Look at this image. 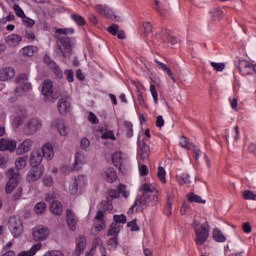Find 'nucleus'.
I'll return each mask as SVG.
<instances>
[{
	"label": "nucleus",
	"mask_w": 256,
	"mask_h": 256,
	"mask_svg": "<svg viewBox=\"0 0 256 256\" xmlns=\"http://www.w3.org/2000/svg\"><path fill=\"white\" fill-rule=\"evenodd\" d=\"M242 231H244L247 234L251 233V231H253V228L251 227V223L244 222L242 224Z\"/></svg>",
	"instance_id": "nucleus-51"
},
{
	"label": "nucleus",
	"mask_w": 256,
	"mask_h": 256,
	"mask_svg": "<svg viewBox=\"0 0 256 256\" xmlns=\"http://www.w3.org/2000/svg\"><path fill=\"white\" fill-rule=\"evenodd\" d=\"M18 89L21 91H29L31 89V84L28 83L27 74H20L17 77Z\"/></svg>",
	"instance_id": "nucleus-16"
},
{
	"label": "nucleus",
	"mask_w": 256,
	"mask_h": 256,
	"mask_svg": "<svg viewBox=\"0 0 256 256\" xmlns=\"http://www.w3.org/2000/svg\"><path fill=\"white\" fill-rule=\"evenodd\" d=\"M189 140L185 136H181L180 146L188 147Z\"/></svg>",
	"instance_id": "nucleus-63"
},
{
	"label": "nucleus",
	"mask_w": 256,
	"mask_h": 256,
	"mask_svg": "<svg viewBox=\"0 0 256 256\" xmlns=\"http://www.w3.org/2000/svg\"><path fill=\"white\" fill-rule=\"evenodd\" d=\"M15 77V69L8 67L0 71V81H9Z\"/></svg>",
	"instance_id": "nucleus-20"
},
{
	"label": "nucleus",
	"mask_w": 256,
	"mask_h": 256,
	"mask_svg": "<svg viewBox=\"0 0 256 256\" xmlns=\"http://www.w3.org/2000/svg\"><path fill=\"white\" fill-rule=\"evenodd\" d=\"M9 229L14 237H19L23 233V223L18 217H11L8 222Z\"/></svg>",
	"instance_id": "nucleus-6"
},
{
	"label": "nucleus",
	"mask_w": 256,
	"mask_h": 256,
	"mask_svg": "<svg viewBox=\"0 0 256 256\" xmlns=\"http://www.w3.org/2000/svg\"><path fill=\"white\" fill-rule=\"evenodd\" d=\"M211 19L214 22L221 21V15H223V11L219 10V8H213L210 11Z\"/></svg>",
	"instance_id": "nucleus-32"
},
{
	"label": "nucleus",
	"mask_w": 256,
	"mask_h": 256,
	"mask_svg": "<svg viewBox=\"0 0 256 256\" xmlns=\"http://www.w3.org/2000/svg\"><path fill=\"white\" fill-rule=\"evenodd\" d=\"M41 127V121L39 119H31L25 126H24V133L25 135H35L37 131H39Z\"/></svg>",
	"instance_id": "nucleus-8"
},
{
	"label": "nucleus",
	"mask_w": 256,
	"mask_h": 256,
	"mask_svg": "<svg viewBox=\"0 0 256 256\" xmlns=\"http://www.w3.org/2000/svg\"><path fill=\"white\" fill-rule=\"evenodd\" d=\"M42 95L44 97H50L52 101L57 99V97L53 96V82L51 80L47 79L43 82Z\"/></svg>",
	"instance_id": "nucleus-12"
},
{
	"label": "nucleus",
	"mask_w": 256,
	"mask_h": 256,
	"mask_svg": "<svg viewBox=\"0 0 256 256\" xmlns=\"http://www.w3.org/2000/svg\"><path fill=\"white\" fill-rule=\"evenodd\" d=\"M50 231L47 227H37L33 231V239L34 241H45L47 237H49Z\"/></svg>",
	"instance_id": "nucleus-9"
},
{
	"label": "nucleus",
	"mask_w": 256,
	"mask_h": 256,
	"mask_svg": "<svg viewBox=\"0 0 256 256\" xmlns=\"http://www.w3.org/2000/svg\"><path fill=\"white\" fill-rule=\"evenodd\" d=\"M21 197H23V188L19 187L17 189V192L13 195V199H14V201H19V199H21Z\"/></svg>",
	"instance_id": "nucleus-53"
},
{
	"label": "nucleus",
	"mask_w": 256,
	"mask_h": 256,
	"mask_svg": "<svg viewBox=\"0 0 256 256\" xmlns=\"http://www.w3.org/2000/svg\"><path fill=\"white\" fill-rule=\"evenodd\" d=\"M25 119H27V114L26 113H21L17 116L14 117L12 127L13 129H19L23 123H25Z\"/></svg>",
	"instance_id": "nucleus-23"
},
{
	"label": "nucleus",
	"mask_w": 256,
	"mask_h": 256,
	"mask_svg": "<svg viewBox=\"0 0 256 256\" xmlns=\"http://www.w3.org/2000/svg\"><path fill=\"white\" fill-rule=\"evenodd\" d=\"M35 51H37V47L34 46H26L21 50L22 55L24 57H33L35 54Z\"/></svg>",
	"instance_id": "nucleus-31"
},
{
	"label": "nucleus",
	"mask_w": 256,
	"mask_h": 256,
	"mask_svg": "<svg viewBox=\"0 0 256 256\" xmlns=\"http://www.w3.org/2000/svg\"><path fill=\"white\" fill-rule=\"evenodd\" d=\"M17 149V142L2 138L0 140V151H10L13 153Z\"/></svg>",
	"instance_id": "nucleus-13"
},
{
	"label": "nucleus",
	"mask_w": 256,
	"mask_h": 256,
	"mask_svg": "<svg viewBox=\"0 0 256 256\" xmlns=\"http://www.w3.org/2000/svg\"><path fill=\"white\" fill-rule=\"evenodd\" d=\"M22 22L26 25V27H33V25H35V20H33L25 15L22 18Z\"/></svg>",
	"instance_id": "nucleus-45"
},
{
	"label": "nucleus",
	"mask_w": 256,
	"mask_h": 256,
	"mask_svg": "<svg viewBox=\"0 0 256 256\" xmlns=\"http://www.w3.org/2000/svg\"><path fill=\"white\" fill-rule=\"evenodd\" d=\"M41 247H43V244L37 243L36 245H33L30 250L20 252L17 256H33L41 249Z\"/></svg>",
	"instance_id": "nucleus-26"
},
{
	"label": "nucleus",
	"mask_w": 256,
	"mask_h": 256,
	"mask_svg": "<svg viewBox=\"0 0 256 256\" xmlns=\"http://www.w3.org/2000/svg\"><path fill=\"white\" fill-rule=\"evenodd\" d=\"M106 19H112L113 17V10L111 9H106V11H104V14H102Z\"/></svg>",
	"instance_id": "nucleus-62"
},
{
	"label": "nucleus",
	"mask_w": 256,
	"mask_h": 256,
	"mask_svg": "<svg viewBox=\"0 0 256 256\" xmlns=\"http://www.w3.org/2000/svg\"><path fill=\"white\" fill-rule=\"evenodd\" d=\"M194 229L196 233V245H203L209 239V229L205 225H202L199 229V223L197 221H194Z\"/></svg>",
	"instance_id": "nucleus-4"
},
{
	"label": "nucleus",
	"mask_w": 256,
	"mask_h": 256,
	"mask_svg": "<svg viewBox=\"0 0 256 256\" xmlns=\"http://www.w3.org/2000/svg\"><path fill=\"white\" fill-rule=\"evenodd\" d=\"M112 162L115 167H121V163H123V153L116 152L112 155Z\"/></svg>",
	"instance_id": "nucleus-30"
},
{
	"label": "nucleus",
	"mask_w": 256,
	"mask_h": 256,
	"mask_svg": "<svg viewBox=\"0 0 256 256\" xmlns=\"http://www.w3.org/2000/svg\"><path fill=\"white\" fill-rule=\"evenodd\" d=\"M51 127H53V129H57L62 137L67 136V133H69V131L67 130V126H65V121H63V119L61 118L53 120L51 123Z\"/></svg>",
	"instance_id": "nucleus-11"
},
{
	"label": "nucleus",
	"mask_w": 256,
	"mask_h": 256,
	"mask_svg": "<svg viewBox=\"0 0 256 256\" xmlns=\"http://www.w3.org/2000/svg\"><path fill=\"white\" fill-rule=\"evenodd\" d=\"M114 221L117 225H121V223L125 224L127 223V217L125 215H114Z\"/></svg>",
	"instance_id": "nucleus-42"
},
{
	"label": "nucleus",
	"mask_w": 256,
	"mask_h": 256,
	"mask_svg": "<svg viewBox=\"0 0 256 256\" xmlns=\"http://www.w3.org/2000/svg\"><path fill=\"white\" fill-rule=\"evenodd\" d=\"M165 175H167L165 168L159 166L157 177H158L159 181H161V183H163V184L167 183V179L165 178Z\"/></svg>",
	"instance_id": "nucleus-36"
},
{
	"label": "nucleus",
	"mask_w": 256,
	"mask_h": 256,
	"mask_svg": "<svg viewBox=\"0 0 256 256\" xmlns=\"http://www.w3.org/2000/svg\"><path fill=\"white\" fill-rule=\"evenodd\" d=\"M45 168L43 166H32L31 170L29 171L26 179L28 183H35V181H39L41 177H43V172Z\"/></svg>",
	"instance_id": "nucleus-7"
},
{
	"label": "nucleus",
	"mask_w": 256,
	"mask_h": 256,
	"mask_svg": "<svg viewBox=\"0 0 256 256\" xmlns=\"http://www.w3.org/2000/svg\"><path fill=\"white\" fill-rule=\"evenodd\" d=\"M104 179L108 183L117 181V172L113 168H108L106 171H104Z\"/></svg>",
	"instance_id": "nucleus-24"
},
{
	"label": "nucleus",
	"mask_w": 256,
	"mask_h": 256,
	"mask_svg": "<svg viewBox=\"0 0 256 256\" xmlns=\"http://www.w3.org/2000/svg\"><path fill=\"white\" fill-rule=\"evenodd\" d=\"M66 79L69 83H73L75 72L73 70H66L65 71Z\"/></svg>",
	"instance_id": "nucleus-49"
},
{
	"label": "nucleus",
	"mask_w": 256,
	"mask_h": 256,
	"mask_svg": "<svg viewBox=\"0 0 256 256\" xmlns=\"http://www.w3.org/2000/svg\"><path fill=\"white\" fill-rule=\"evenodd\" d=\"M43 183H44L45 187H51V185H53V177H51V176L44 177Z\"/></svg>",
	"instance_id": "nucleus-58"
},
{
	"label": "nucleus",
	"mask_w": 256,
	"mask_h": 256,
	"mask_svg": "<svg viewBox=\"0 0 256 256\" xmlns=\"http://www.w3.org/2000/svg\"><path fill=\"white\" fill-rule=\"evenodd\" d=\"M69 107H71V103L67 101V98H61L58 102V111L61 115L63 113H67L69 111Z\"/></svg>",
	"instance_id": "nucleus-25"
},
{
	"label": "nucleus",
	"mask_w": 256,
	"mask_h": 256,
	"mask_svg": "<svg viewBox=\"0 0 256 256\" xmlns=\"http://www.w3.org/2000/svg\"><path fill=\"white\" fill-rule=\"evenodd\" d=\"M121 229V225L120 224H117V223H112L110 225V228H109V231H108V236H111V235H115L117 236L119 234V231Z\"/></svg>",
	"instance_id": "nucleus-33"
},
{
	"label": "nucleus",
	"mask_w": 256,
	"mask_h": 256,
	"mask_svg": "<svg viewBox=\"0 0 256 256\" xmlns=\"http://www.w3.org/2000/svg\"><path fill=\"white\" fill-rule=\"evenodd\" d=\"M107 31L111 35H117V33H119V25L113 24L112 26L107 28Z\"/></svg>",
	"instance_id": "nucleus-48"
},
{
	"label": "nucleus",
	"mask_w": 256,
	"mask_h": 256,
	"mask_svg": "<svg viewBox=\"0 0 256 256\" xmlns=\"http://www.w3.org/2000/svg\"><path fill=\"white\" fill-rule=\"evenodd\" d=\"M44 256H63V253L60 251H50L47 252Z\"/></svg>",
	"instance_id": "nucleus-64"
},
{
	"label": "nucleus",
	"mask_w": 256,
	"mask_h": 256,
	"mask_svg": "<svg viewBox=\"0 0 256 256\" xmlns=\"http://www.w3.org/2000/svg\"><path fill=\"white\" fill-rule=\"evenodd\" d=\"M101 137L102 139H112L113 141H115V134L113 133V131H107L103 133Z\"/></svg>",
	"instance_id": "nucleus-52"
},
{
	"label": "nucleus",
	"mask_w": 256,
	"mask_h": 256,
	"mask_svg": "<svg viewBox=\"0 0 256 256\" xmlns=\"http://www.w3.org/2000/svg\"><path fill=\"white\" fill-rule=\"evenodd\" d=\"M66 221L71 231H75V229H77V219L75 218L73 211L70 209H67L66 211Z\"/></svg>",
	"instance_id": "nucleus-18"
},
{
	"label": "nucleus",
	"mask_w": 256,
	"mask_h": 256,
	"mask_svg": "<svg viewBox=\"0 0 256 256\" xmlns=\"http://www.w3.org/2000/svg\"><path fill=\"white\" fill-rule=\"evenodd\" d=\"M23 41V37L21 35L12 34L6 38V42L10 47H16V45H19Z\"/></svg>",
	"instance_id": "nucleus-22"
},
{
	"label": "nucleus",
	"mask_w": 256,
	"mask_h": 256,
	"mask_svg": "<svg viewBox=\"0 0 256 256\" xmlns=\"http://www.w3.org/2000/svg\"><path fill=\"white\" fill-rule=\"evenodd\" d=\"M33 140L32 139H25L17 148L16 153L17 155H25V153H29L31 149H33Z\"/></svg>",
	"instance_id": "nucleus-10"
},
{
	"label": "nucleus",
	"mask_w": 256,
	"mask_h": 256,
	"mask_svg": "<svg viewBox=\"0 0 256 256\" xmlns=\"http://www.w3.org/2000/svg\"><path fill=\"white\" fill-rule=\"evenodd\" d=\"M150 93L154 103L157 105V103H159V94L157 93V88L153 84L150 85Z\"/></svg>",
	"instance_id": "nucleus-39"
},
{
	"label": "nucleus",
	"mask_w": 256,
	"mask_h": 256,
	"mask_svg": "<svg viewBox=\"0 0 256 256\" xmlns=\"http://www.w3.org/2000/svg\"><path fill=\"white\" fill-rule=\"evenodd\" d=\"M139 171H140L141 177H145V176L149 175V169H147L146 165H141L139 168Z\"/></svg>",
	"instance_id": "nucleus-56"
},
{
	"label": "nucleus",
	"mask_w": 256,
	"mask_h": 256,
	"mask_svg": "<svg viewBox=\"0 0 256 256\" xmlns=\"http://www.w3.org/2000/svg\"><path fill=\"white\" fill-rule=\"evenodd\" d=\"M85 243H87V239L85 236H79L76 239V249H75V255L80 256L83 251H85Z\"/></svg>",
	"instance_id": "nucleus-19"
},
{
	"label": "nucleus",
	"mask_w": 256,
	"mask_h": 256,
	"mask_svg": "<svg viewBox=\"0 0 256 256\" xmlns=\"http://www.w3.org/2000/svg\"><path fill=\"white\" fill-rule=\"evenodd\" d=\"M88 119L93 123V125H97V123H99V119H97V115H95V113L93 112L89 113Z\"/></svg>",
	"instance_id": "nucleus-55"
},
{
	"label": "nucleus",
	"mask_w": 256,
	"mask_h": 256,
	"mask_svg": "<svg viewBox=\"0 0 256 256\" xmlns=\"http://www.w3.org/2000/svg\"><path fill=\"white\" fill-rule=\"evenodd\" d=\"M127 227L131 229V231H139V226L137 225V220H132L131 222H128Z\"/></svg>",
	"instance_id": "nucleus-50"
},
{
	"label": "nucleus",
	"mask_w": 256,
	"mask_h": 256,
	"mask_svg": "<svg viewBox=\"0 0 256 256\" xmlns=\"http://www.w3.org/2000/svg\"><path fill=\"white\" fill-rule=\"evenodd\" d=\"M188 201H190V203H202V204L206 203V201L202 199L201 196H197L193 192L188 195Z\"/></svg>",
	"instance_id": "nucleus-34"
},
{
	"label": "nucleus",
	"mask_w": 256,
	"mask_h": 256,
	"mask_svg": "<svg viewBox=\"0 0 256 256\" xmlns=\"http://www.w3.org/2000/svg\"><path fill=\"white\" fill-rule=\"evenodd\" d=\"M105 208H100L97 211V214L95 216L96 222L94 227L92 228V233L93 235H99V233H101V231H103V227H105V220L103 219V217H105Z\"/></svg>",
	"instance_id": "nucleus-5"
},
{
	"label": "nucleus",
	"mask_w": 256,
	"mask_h": 256,
	"mask_svg": "<svg viewBox=\"0 0 256 256\" xmlns=\"http://www.w3.org/2000/svg\"><path fill=\"white\" fill-rule=\"evenodd\" d=\"M97 13H100V15H103L107 9V6L103 5V4H98L95 7Z\"/></svg>",
	"instance_id": "nucleus-57"
},
{
	"label": "nucleus",
	"mask_w": 256,
	"mask_h": 256,
	"mask_svg": "<svg viewBox=\"0 0 256 256\" xmlns=\"http://www.w3.org/2000/svg\"><path fill=\"white\" fill-rule=\"evenodd\" d=\"M13 10L15 11L17 17H21V19H23L25 12L23 11V9H21V6H19L18 4H14Z\"/></svg>",
	"instance_id": "nucleus-43"
},
{
	"label": "nucleus",
	"mask_w": 256,
	"mask_h": 256,
	"mask_svg": "<svg viewBox=\"0 0 256 256\" xmlns=\"http://www.w3.org/2000/svg\"><path fill=\"white\" fill-rule=\"evenodd\" d=\"M28 159H29V156H22V157H19L18 159H16L15 167H16L17 171H19L21 169H25V167H27Z\"/></svg>",
	"instance_id": "nucleus-28"
},
{
	"label": "nucleus",
	"mask_w": 256,
	"mask_h": 256,
	"mask_svg": "<svg viewBox=\"0 0 256 256\" xmlns=\"http://www.w3.org/2000/svg\"><path fill=\"white\" fill-rule=\"evenodd\" d=\"M138 157L140 161H145V159L149 158V146L145 143L141 144V141L138 139Z\"/></svg>",
	"instance_id": "nucleus-15"
},
{
	"label": "nucleus",
	"mask_w": 256,
	"mask_h": 256,
	"mask_svg": "<svg viewBox=\"0 0 256 256\" xmlns=\"http://www.w3.org/2000/svg\"><path fill=\"white\" fill-rule=\"evenodd\" d=\"M42 157H45L48 159V161H51L53 157H55V152L53 151V145L52 144H46L44 145L40 150Z\"/></svg>",
	"instance_id": "nucleus-17"
},
{
	"label": "nucleus",
	"mask_w": 256,
	"mask_h": 256,
	"mask_svg": "<svg viewBox=\"0 0 256 256\" xmlns=\"http://www.w3.org/2000/svg\"><path fill=\"white\" fill-rule=\"evenodd\" d=\"M83 179V176H78L77 179H74L72 183L70 184L69 191L71 195H77V191H79V182Z\"/></svg>",
	"instance_id": "nucleus-29"
},
{
	"label": "nucleus",
	"mask_w": 256,
	"mask_h": 256,
	"mask_svg": "<svg viewBox=\"0 0 256 256\" xmlns=\"http://www.w3.org/2000/svg\"><path fill=\"white\" fill-rule=\"evenodd\" d=\"M89 145H90V142H89V139H87V138H83L80 142L81 149H87V147H89Z\"/></svg>",
	"instance_id": "nucleus-61"
},
{
	"label": "nucleus",
	"mask_w": 256,
	"mask_h": 256,
	"mask_svg": "<svg viewBox=\"0 0 256 256\" xmlns=\"http://www.w3.org/2000/svg\"><path fill=\"white\" fill-rule=\"evenodd\" d=\"M108 195H109V197H111L112 199H118V197H119V192H118V190H116V189H110V190L108 191Z\"/></svg>",
	"instance_id": "nucleus-59"
},
{
	"label": "nucleus",
	"mask_w": 256,
	"mask_h": 256,
	"mask_svg": "<svg viewBox=\"0 0 256 256\" xmlns=\"http://www.w3.org/2000/svg\"><path fill=\"white\" fill-rule=\"evenodd\" d=\"M8 175V182L5 186V192L7 195L13 193L15 189H17V186L19 185V181H21V174L19 173V170L15 171V169L11 168L7 172Z\"/></svg>",
	"instance_id": "nucleus-3"
},
{
	"label": "nucleus",
	"mask_w": 256,
	"mask_h": 256,
	"mask_svg": "<svg viewBox=\"0 0 256 256\" xmlns=\"http://www.w3.org/2000/svg\"><path fill=\"white\" fill-rule=\"evenodd\" d=\"M57 55H61L63 59H67V57H71L73 53V44H71V38L69 37H59L57 42Z\"/></svg>",
	"instance_id": "nucleus-2"
},
{
	"label": "nucleus",
	"mask_w": 256,
	"mask_h": 256,
	"mask_svg": "<svg viewBox=\"0 0 256 256\" xmlns=\"http://www.w3.org/2000/svg\"><path fill=\"white\" fill-rule=\"evenodd\" d=\"M142 195L136 199L133 206L130 207V211H133L137 205H143V207H157L159 197L157 191L151 184H142L139 188Z\"/></svg>",
	"instance_id": "nucleus-1"
},
{
	"label": "nucleus",
	"mask_w": 256,
	"mask_h": 256,
	"mask_svg": "<svg viewBox=\"0 0 256 256\" xmlns=\"http://www.w3.org/2000/svg\"><path fill=\"white\" fill-rule=\"evenodd\" d=\"M211 67H213L214 71H223L225 69V63L211 62Z\"/></svg>",
	"instance_id": "nucleus-46"
},
{
	"label": "nucleus",
	"mask_w": 256,
	"mask_h": 256,
	"mask_svg": "<svg viewBox=\"0 0 256 256\" xmlns=\"http://www.w3.org/2000/svg\"><path fill=\"white\" fill-rule=\"evenodd\" d=\"M45 209H47V204H45V202H39L35 206V213H37V215H43Z\"/></svg>",
	"instance_id": "nucleus-38"
},
{
	"label": "nucleus",
	"mask_w": 256,
	"mask_h": 256,
	"mask_svg": "<svg viewBox=\"0 0 256 256\" xmlns=\"http://www.w3.org/2000/svg\"><path fill=\"white\" fill-rule=\"evenodd\" d=\"M161 69H163V71H166V73L169 75V77H171L173 83H177V79H175V75H173V71H171V68H168L165 64H160Z\"/></svg>",
	"instance_id": "nucleus-40"
},
{
	"label": "nucleus",
	"mask_w": 256,
	"mask_h": 256,
	"mask_svg": "<svg viewBox=\"0 0 256 256\" xmlns=\"http://www.w3.org/2000/svg\"><path fill=\"white\" fill-rule=\"evenodd\" d=\"M43 161V155L39 150L33 151L30 155V165L31 167H43L41 162Z\"/></svg>",
	"instance_id": "nucleus-14"
},
{
	"label": "nucleus",
	"mask_w": 256,
	"mask_h": 256,
	"mask_svg": "<svg viewBox=\"0 0 256 256\" xmlns=\"http://www.w3.org/2000/svg\"><path fill=\"white\" fill-rule=\"evenodd\" d=\"M50 69L53 71V73L56 74V77H58V79H63V71H61V68L57 66V63H51Z\"/></svg>",
	"instance_id": "nucleus-35"
},
{
	"label": "nucleus",
	"mask_w": 256,
	"mask_h": 256,
	"mask_svg": "<svg viewBox=\"0 0 256 256\" xmlns=\"http://www.w3.org/2000/svg\"><path fill=\"white\" fill-rule=\"evenodd\" d=\"M72 19L77 23V25H85V18H83V16L73 14Z\"/></svg>",
	"instance_id": "nucleus-44"
},
{
	"label": "nucleus",
	"mask_w": 256,
	"mask_h": 256,
	"mask_svg": "<svg viewBox=\"0 0 256 256\" xmlns=\"http://www.w3.org/2000/svg\"><path fill=\"white\" fill-rule=\"evenodd\" d=\"M165 125V120L163 119V116H157L156 118V126L161 128Z\"/></svg>",
	"instance_id": "nucleus-60"
},
{
	"label": "nucleus",
	"mask_w": 256,
	"mask_h": 256,
	"mask_svg": "<svg viewBox=\"0 0 256 256\" xmlns=\"http://www.w3.org/2000/svg\"><path fill=\"white\" fill-rule=\"evenodd\" d=\"M118 193H119V195H120V193L123 194V197H125V198L129 197V193L127 191H125V185H123V184H120L118 186Z\"/></svg>",
	"instance_id": "nucleus-54"
},
{
	"label": "nucleus",
	"mask_w": 256,
	"mask_h": 256,
	"mask_svg": "<svg viewBox=\"0 0 256 256\" xmlns=\"http://www.w3.org/2000/svg\"><path fill=\"white\" fill-rule=\"evenodd\" d=\"M50 211L51 213H53V215H62L63 205L61 204V202L53 200L50 204Z\"/></svg>",
	"instance_id": "nucleus-21"
},
{
	"label": "nucleus",
	"mask_w": 256,
	"mask_h": 256,
	"mask_svg": "<svg viewBox=\"0 0 256 256\" xmlns=\"http://www.w3.org/2000/svg\"><path fill=\"white\" fill-rule=\"evenodd\" d=\"M213 239L217 243H225V241H227V238L225 237V235L223 234V232H221V230L219 228H215L213 230Z\"/></svg>",
	"instance_id": "nucleus-27"
},
{
	"label": "nucleus",
	"mask_w": 256,
	"mask_h": 256,
	"mask_svg": "<svg viewBox=\"0 0 256 256\" xmlns=\"http://www.w3.org/2000/svg\"><path fill=\"white\" fill-rule=\"evenodd\" d=\"M124 126L126 127L127 137H133V123L126 121V122H124Z\"/></svg>",
	"instance_id": "nucleus-41"
},
{
	"label": "nucleus",
	"mask_w": 256,
	"mask_h": 256,
	"mask_svg": "<svg viewBox=\"0 0 256 256\" xmlns=\"http://www.w3.org/2000/svg\"><path fill=\"white\" fill-rule=\"evenodd\" d=\"M243 199H245L246 201H256V194L253 193V191L251 190H244Z\"/></svg>",
	"instance_id": "nucleus-37"
},
{
	"label": "nucleus",
	"mask_w": 256,
	"mask_h": 256,
	"mask_svg": "<svg viewBox=\"0 0 256 256\" xmlns=\"http://www.w3.org/2000/svg\"><path fill=\"white\" fill-rule=\"evenodd\" d=\"M143 27L145 35H149V33L153 32V25H151V22H144Z\"/></svg>",
	"instance_id": "nucleus-47"
}]
</instances>
